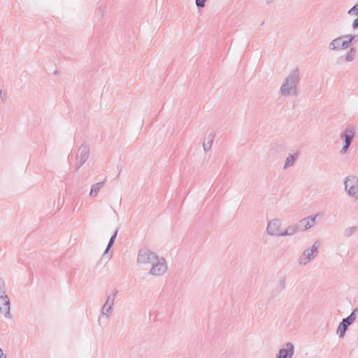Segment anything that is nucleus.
Masks as SVG:
<instances>
[{"label": "nucleus", "mask_w": 358, "mask_h": 358, "mask_svg": "<svg viewBox=\"0 0 358 358\" xmlns=\"http://www.w3.org/2000/svg\"><path fill=\"white\" fill-rule=\"evenodd\" d=\"M350 146V144L343 143V146L342 149L341 150L340 152L341 154L345 153L348 150Z\"/></svg>", "instance_id": "393cba45"}, {"label": "nucleus", "mask_w": 358, "mask_h": 358, "mask_svg": "<svg viewBox=\"0 0 358 358\" xmlns=\"http://www.w3.org/2000/svg\"><path fill=\"white\" fill-rule=\"evenodd\" d=\"M206 0H196V5L198 8H203L205 6Z\"/></svg>", "instance_id": "b1692460"}, {"label": "nucleus", "mask_w": 358, "mask_h": 358, "mask_svg": "<svg viewBox=\"0 0 358 358\" xmlns=\"http://www.w3.org/2000/svg\"><path fill=\"white\" fill-rule=\"evenodd\" d=\"M357 227H348L345 229L344 236L346 238H348V237L351 236L353 234H355V231H357Z\"/></svg>", "instance_id": "412c9836"}, {"label": "nucleus", "mask_w": 358, "mask_h": 358, "mask_svg": "<svg viewBox=\"0 0 358 358\" xmlns=\"http://www.w3.org/2000/svg\"><path fill=\"white\" fill-rule=\"evenodd\" d=\"M280 289L282 290L285 289V278H282L279 280Z\"/></svg>", "instance_id": "a878e982"}, {"label": "nucleus", "mask_w": 358, "mask_h": 358, "mask_svg": "<svg viewBox=\"0 0 358 358\" xmlns=\"http://www.w3.org/2000/svg\"><path fill=\"white\" fill-rule=\"evenodd\" d=\"M73 153H71V154L69 155L68 159H69V161H70L71 159H73Z\"/></svg>", "instance_id": "7c9ffc66"}, {"label": "nucleus", "mask_w": 358, "mask_h": 358, "mask_svg": "<svg viewBox=\"0 0 358 358\" xmlns=\"http://www.w3.org/2000/svg\"><path fill=\"white\" fill-rule=\"evenodd\" d=\"M0 98L4 101L6 99V93L2 90H0Z\"/></svg>", "instance_id": "bb28decb"}, {"label": "nucleus", "mask_w": 358, "mask_h": 358, "mask_svg": "<svg viewBox=\"0 0 358 358\" xmlns=\"http://www.w3.org/2000/svg\"><path fill=\"white\" fill-rule=\"evenodd\" d=\"M352 313H353L355 315V316L357 317V315H358V308H355L352 310Z\"/></svg>", "instance_id": "c756f323"}, {"label": "nucleus", "mask_w": 358, "mask_h": 358, "mask_svg": "<svg viewBox=\"0 0 358 358\" xmlns=\"http://www.w3.org/2000/svg\"><path fill=\"white\" fill-rule=\"evenodd\" d=\"M0 311L6 317H10V301L6 291L3 280L0 278Z\"/></svg>", "instance_id": "7ed1b4c3"}, {"label": "nucleus", "mask_w": 358, "mask_h": 358, "mask_svg": "<svg viewBox=\"0 0 358 358\" xmlns=\"http://www.w3.org/2000/svg\"><path fill=\"white\" fill-rule=\"evenodd\" d=\"M0 358H6V357L4 355L3 352L1 348H0Z\"/></svg>", "instance_id": "c85d7f7f"}, {"label": "nucleus", "mask_w": 358, "mask_h": 358, "mask_svg": "<svg viewBox=\"0 0 358 358\" xmlns=\"http://www.w3.org/2000/svg\"><path fill=\"white\" fill-rule=\"evenodd\" d=\"M300 82L299 70L294 69L285 78V80L280 87V94L282 96H296L298 94L297 85Z\"/></svg>", "instance_id": "f257e3e1"}, {"label": "nucleus", "mask_w": 358, "mask_h": 358, "mask_svg": "<svg viewBox=\"0 0 358 358\" xmlns=\"http://www.w3.org/2000/svg\"><path fill=\"white\" fill-rule=\"evenodd\" d=\"M345 190L350 196L358 194V178L355 176H347L344 180Z\"/></svg>", "instance_id": "39448f33"}, {"label": "nucleus", "mask_w": 358, "mask_h": 358, "mask_svg": "<svg viewBox=\"0 0 358 358\" xmlns=\"http://www.w3.org/2000/svg\"><path fill=\"white\" fill-rule=\"evenodd\" d=\"M213 139H214V136L212 133H210L208 135V138L203 143V148L206 152H208L211 149Z\"/></svg>", "instance_id": "a211bd4d"}, {"label": "nucleus", "mask_w": 358, "mask_h": 358, "mask_svg": "<svg viewBox=\"0 0 358 358\" xmlns=\"http://www.w3.org/2000/svg\"><path fill=\"white\" fill-rule=\"evenodd\" d=\"M152 268L149 271V273L154 275H161L167 270V265L163 257L157 258V259L151 264Z\"/></svg>", "instance_id": "6e6552de"}, {"label": "nucleus", "mask_w": 358, "mask_h": 358, "mask_svg": "<svg viewBox=\"0 0 358 358\" xmlns=\"http://www.w3.org/2000/svg\"><path fill=\"white\" fill-rule=\"evenodd\" d=\"M355 320L356 316H355V315L352 313L347 317L342 320L337 329V332L339 334L340 338H343L345 336L348 327L351 325Z\"/></svg>", "instance_id": "9d476101"}, {"label": "nucleus", "mask_w": 358, "mask_h": 358, "mask_svg": "<svg viewBox=\"0 0 358 358\" xmlns=\"http://www.w3.org/2000/svg\"><path fill=\"white\" fill-rule=\"evenodd\" d=\"M296 226L298 227V231H306L308 229L305 228V220L301 219L297 224H296Z\"/></svg>", "instance_id": "4be33fe9"}, {"label": "nucleus", "mask_w": 358, "mask_h": 358, "mask_svg": "<svg viewBox=\"0 0 358 358\" xmlns=\"http://www.w3.org/2000/svg\"><path fill=\"white\" fill-rule=\"evenodd\" d=\"M99 15H101V16H103V10H101V8H99V13H98Z\"/></svg>", "instance_id": "2f4dec72"}, {"label": "nucleus", "mask_w": 358, "mask_h": 358, "mask_svg": "<svg viewBox=\"0 0 358 358\" xmlns=\"http://www.w3.org/2000/svg\"><path fill=\"white\" fill-rule=\"evenodd\" d=\"M348 15H358V4L356 3L353 7H352L348 12Z\"/></svg>", "instance_id": "5701e85b"}, {"label": "nucleus", "mask_w": 358, "mask_h": 358, "mask_svg": "<svg viewBox=\"0 0 358 358\" xmlns=\"http://www.w3.org/2000/svg\"><path fill=\"white\" fill-rule=\"evenodd\" d=\"M281 227V222L278 219H273L267 224L266 231L271 236H278L279 229Z\"/></svg>", "instance_id": "f8f14e48"}, {"label": "nucleus", "mask_w": 358, "mask_h": 358, "mask_svg": "<svg viewBox=\"0 0 358 358\" xmlns=\"http://www.w3.org/2000/svg\"><path fill=\"white\" fill-rule=\"evenodd\" d=\"M356 36L345 34L334 38L329 43V48L331 50L338 51L347 49L350 43L355 40Z\"/></svg>", "instance_id": "f03ea898"}, {"label": "nucleus", "mask_w": 358, "mask_h": 358, "mask_svg": "<svg viewBox=\"0 0 358 358\" xmlns=\"http://www.w3.org/2000/svg\"><path fill=\"white\" fill-rule=\"evenodd\" d=\"M117 232H118V229H116L113 233V234L111 236L108 243V245H107V247L103 252V255L108 254V250L111 248V247L114 244V242L115 241V238L117 237Z\"/></svg>", "instance_id": "6ab92c4d"}, {"label": "nucleus", "mask_w": 358, "mask_h": 358, "mask_svg": "<svg viewBox=\"0 0 358 358\" xmlns=\"http://www.w3.org/2000/svg\"><path fill=\"white\" fill-rule=\"evenodd\" d=\"M356 54L355 48H350V49L348 51L346 55H345V61L350 62L354 60Z\"/></svg>", "instance_id": "aec40b11"}, {"label": "nucleus", "mask_w": 358, "mask_h": 358, "mask_svg": "<svg viewBox=\"0 0 358 358\" xmlns=\"http://www.w3.org/2000/svg\"><path fill=\"white\" fill-rule=\"evenodd\" d=\"M298 157V153L290 154L285 159V162L283 166L284 169H287L289 166H292Z\"/></svg>", "instance_id": "dca6fc26"}, {"label": "nucleus", "mask_w": 358, "mask_h": 358, "mask_svg": "<svg viewBox=\"0 0 358 358\" xmlns=\"http://www.w3.org/2000/svg\"><path fill=\"white\" fill-rule=\"evenodd\" d=\"M352 28H353L354 29H358V17H357V18L354 20V22H353V23H352Z\"/></svg>", "instance_id": "cd10ccee"}, {"label": "nucleus", "mask_w": 358, "mask_h": 358, "mask_svg": "<svg viewBox=\"0 0 358 358\" xmlns=\"http://www.w3.org/2000/svg\"><path fill=\"white\" fill-rule=\"evenodd\" d=\"M355 129L352 127H348L345 129L343 132L341 134V139L343 141V143L351 145L352 141L355 137Z\"/></svg>", "instance_id": "ddd939ff"}, {"label": "nucleus", "mask_w": 358, "mask_h": 358, "mask_svg": "<svg viewBox=\"0 0 358 358\" xmlns=\"http://www.w3.org/2000/svg\"><path fill=\"white\" fill-rule=\"evenodd\" d=\"M90 155V148L85 144L83 143L76 155V170L78 171L87 160Z\"/></svg>", "instance_id": "20e7f679"}, {"label": "nucleus", "mask_w": 358, "mask_h": 358, "mask_svg": "<svg viewBox=\"0 0 358 358\" xmlns=\"http://www.w3.org/2000/svg\"><path fill=\"white\" fill-rule=\"evenodd\" d=\"M317 216L318 215L316 214L303 218V220H305V228L309 229L312 227H313L316 222V219Z\"/></svg>", "instance_id": "f3484780"}, {"label": "nucleus", "mask_w": 358, "mask_h": 358, "mask_svg": "<svg viewBox=\"0 0 358 358\" xmlns=\"http://www.w3.org/2000/svg\"><path fill=\"white\" fill-rule=\"evenodd\" d=\"M357 4H358V3H357Z\"/></svg>", "instance_id": "72a5a7b5"}, {"label": "nucleus", "mask_w": 358, "mask_h": 358, "mask_svg": "<svg viewBox=\"0 0 358 358\" xmlns=\"http://www.w3.org/2000/svg\"><path fill=\"white\" fill-rule=\"evenodd\" d=\"M117 293V289H114L112 293L108 295L106 301L101 308V314L106 316L107 317H109L112 313L115 299Z\"/></svg>", "instance_id": "1a4fd4ad"}, {"label": "nucleus", "mask_w": 358, "mask_h": 358, "mask_svg": "<svg viewBox=\"0 0 358 358\" xmlns=\"http://www.w3.org/2000/svg\"><path fill=\"white\" fill-rule=\"evenodd\" d=\"M294 354V346L293 343L287 342L279 350L275 358H292Z\"/></svg>", "instance_id": "9b49d317"}, {"label": "nucleus", "mask_w": 358, "mask_h": 358, "mask_svg": "<svg viewBox=\"0 0 358 358\" xmlns=\"http://www.w3.org/2000/svg\"><path fill=\"white\" fill-rule=\"evenodd\" d=\"M274 0H267V3H271L272 2H273Z\"/></svg>", "instance_id": "473e14b6"}, {"label": "nucleus", "mask_w": 358, "mask_h": 358, "mask_svg": "<svg viewBox=\"0 0 358 358\" xmlns=\"http://www.w3.org/2000/svg\"><path fill=\"white\" fill-rule=\"evenodd\" d=\"M298 232V227L296 224L288 226L284 231L278 234V236H293Z\"/></svg>", "instance_id": "4468645a"}, {"label": "nucleus", "mask_w": 358, "mask_h": 358, "mask_svg": "<svg viewBox=\"0 0 358 358\" xmlns=\"http://www.w3.org/2000/svg\"><path fill=\"white\" fill-rule=\"evenodd\" d=\"M318 253V247L316 245V243L312 245L310 248L305 250L303 254L299 259V264L300 265H306L311 259H313L315 255Z\"/></svg>", "instance_id": "423d86ee"}, {"label": "nucleus", "mask_w": 358, "mask_h": 358, "mask_svg": "<svg viewBox=\"0 0 358 358\" xmlns=\"http://www.w3.org/2000/svg\"><path fill=\"white\" fill-rule=\"evenodd\" d=\"M104 184H105V182L103 181V182H96V183L94 184L93 185H92L90 192V196L92 197L96 196L98 192L103 187Z\"/></svg>", "instance_id": "2eb2a0df"}, {"label": "nucleus", "mask_w": 358, "mask_h": 358, "mask_svg": "<svg viewBox=\"0 0 358 358\" xmlns=\"http://www.w3.org/2000/svg\"><path fill=\"white\" fill-rule=\"evenodd\" d=\"M158 256L153 252L147 249H141L138 252L137 261L139 264H152Z\"/></svg>", "instance_id": "0eeeda50"}]
</instances>
